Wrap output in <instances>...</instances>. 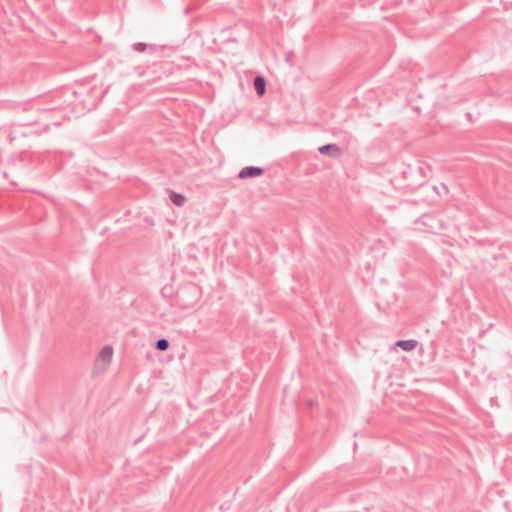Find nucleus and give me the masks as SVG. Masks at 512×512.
<instances>
[{"mask_svg":"<svg viewBox=\"0 0 512 512\" xmlns=\"http://www.w3.org/2000/svg\"><path fill=\"white\" fill-rule=\"evenodd\" d=\"M396 346L400 347L404 351H412L417 346L416 340H400L396 342Z\"/></svg>","mask_w":512,"mask_h":512,"instance_id":"4","label":"nucleus"},{"mask_svg":"<svg viewBox=\"0 0 512 512\" xmlns=\"http://www.w3.org/2000/svg\"><path fill=\"white\" fill-rule=\"evenodd\" d=\"M254 87L259 96L265 93V81L262 77L257 76L254 80Z\"/></svg>","mask_w":512,"mask_h":512,"instance_id":"5","label":"nucleus"},{"mask_svg":"<svg viewBox=\"0 0 512 512\" xmlns=\"http://www.w3.org/2000/svg\"><path fill=\"white\" fill-rule=\"evenodd\" d=\"M171 201L176 205V206H182L185 201H186V198L185 196L181 195V194H177V193H172L171 196Z\"/></svg>","mask_w":512,"mask_h":512,"instance_id":"6","label":"nucleus"},{"mask_svg":"<svg viewBox=\"0 0 512 512\" xmlns=\"http://www.w3.org/2000/svg\"><path fill=\"white\" fill-rule=\"evenodd\" d=\"M319 152L323 155H330V156H334V157H338L341 155L340 148L335 144H328V145L321 146L319 148Z\"/></svg>","mask_w":512,"mask_h":512,"instance_id":"3","label":"nucleus"},{"mask_svg":"<svg viewBox=\"0 0 512 512\" xmlns=\"http://www.w3.org/2000/svg\"><path fill=\"white\" fill-rule=\"evenodd\" d=\"M167 347H168V341H167V340H165V339H160V340H158V341H157V343H156V348H157L158 350H166V349H167Z\"/></svg>","mask_w":512,"mask_h":512,"instance_id":"7","label":"nucleus"},{"mask_svg":"<svg viewBox=\"0 0 512 512\" xmlns=\"http://www.w3.org/2000/svg\"><path fill=\"white\" fill-rule=\"evenodd\" d=\"M263 170L258 167H246L239 172V178L246 179L251 177L260 176Z\"/></svg>","mask_w":512,"mask_h":512,"instance_id":"2","label":"nucleus"},{"mask_svg":"<svg viewBox=\"0 0 512 512\" xmlns=\"http://www.w3.org/2000/svg\"><path fill=\"white\" fill-rule=\"evenodd\" d=\"M113 348L111 346H104L98 353L95 360V368L99 370L106 369L113 359Z\"/></svg>","mask_w":512,"mask_h":512,"instance_id":"1","label":"nucleus"},{"mask_svg":"<svg viewBox=\"0 0 512 512\" xmlns=\"http://www.w3.org/2000/svg\"><path fill=\"white\" fill-rule=\"evenodd\" d=\"M144 48H145V45H144V44H141V43H140V44H137V45H136V49H137L138 51H143V50H144Z\"/></svg>","mask_w":512,"mask_h":512,"instance_id":"8","label":"nucleus"}]
</instances>
